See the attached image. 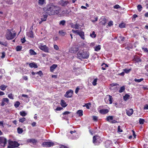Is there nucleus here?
Returning a JSON list of instances; mask_svg holds the SVG:
<instances>
[{"mask_svg": "<svg viewBox=\"0 0 148 148\" xmlns=\"http://www.w3.org/2000/svg\"><path fill=\"white\" fill-rule=\"evenodd\" d=\"M95 51H98L101 49L100 45H98V46L95 47Z\"/></svg>", "mask_w": 148, "mask_h": 148, "instance_id": "obj_29", "label": "nucleus"}, {"mask_svg": "<svg viewBox=\"0 0 148 148\" xmlns=\"http://www.w3.org/2000/svg\"><path fill=\"white\" fill-rule=\"evenodd\" d=\"M23 130L22 128L18 127L17 128L18 133L19 134H21L23 132Z\"/></svg>", "mask_w": 148, "mask_h": 148, "instance_id": "obj_25", "label": "nucleus"}, {"mask_svg": "<svg viewBox=\"0 0 148 148\" xmlns=\"http://www.w3.org/2000/svg\"><path fill=\"white\" fill-rule=\"evenodd\" d=\"M77 113L79 114V116H81L83 115V111L80 110H79L77 112Z\"/></svg>", "mask_w": 148, "mask_h": 148, "instance_id": "obj_26", "label": "nucleus"}, {"mask_svg": "<svg viewBox=\"0 0 148 148\" xmlns=\"http://www.w3.org/2000/svg\"><path fill=\"white\" fill-rule=\"evenodd\" d=\"M125 88L124 86H122L121 87L120 89L119 90V92L120 93L123 92L125 90Z\"/></svg>", "mask_w": 148, "mask_h": 148, "instance_id": "obj_33", "label": "nucleus"}, {"mask_svg": "<svg viewBox=\"0 0 148 148\" xmlns=\"http://www.w3.org/2000/svg\"><path fill=\"white\" fill-rule=\"evenodd\" d=\"M70 113V112L69 111H66L64 112L63 114L64 115L68 114Z\"/></svg>", "mask_w": 148, "mask_h": 148, "instance_id": "obj_60", "label": "nucleus"}, {"mask_svg": "<svg viewBox=\"0 0 148 148\" xmlns=\"http://www.w3.org/2000/svg\"><path fill=\"white\" fill-rule=\"evenodd\" d=\"M120 6L119 5H114V8L115 9H118L119 8H120Z\"/></svg>", "mask_w": 148, "mask_h": 148, "instance_id": "obj_55", "label": "nucleus"}, {"mask_svg": "<svg viewBox=\"0 0 148 148\" xmlns=\"http://www.w3.org/2000/svg\"><path fill=\"white\" fill-rule=\"evenodd\" d=\"M29 66L31 68L34 67L35 68H36L38 67L37 64L34 62L30 63L29 64Z\"/></svg>", "mask_w": 148, "mask_h": 148, "instance_id": "obj_16", "label": "nucleus"}, {"mask_svg": "<svg viewBox=\"0 0 148 148\" xmlns=\"http://www.w3.org/2000/svg\"><path fill=\"white\" fill-rule=\"evenodd\" d=\"M107 97H108V100L110 101V104H111L112 103V100L113 99V98L111 96L109 95L107 96L106 98H107Z\"/></svg>", "mask_w": 148, "mask_h": 148, "instance_id": "obj_20", "label": "nucleus"}, {"mask_svg": "<svg viewBox=\"0 0 148 148\" xmlns=\"http://www.w3.org/2000/svg\"><path fill=\"white\" fill-rule=\"evenodd\" d=\"M100 21L102 24L104 25L107 22V20L105 17H102L100 19Z\"/></svg>", "mask_w": 148, "mask_h": 148, "instance_id": "obj_11", "label": "nucleus"}, {"mask_svg": "<svg viewBox=\"0 0 148 148\" xmlns=\"http://www.w3.org/2000/svg\"><path fill=\"white\" fill-rule=\"evenodd\" d=\"M78 35H79L83 39H84V33L82 31L80 30Z\"/></svg>", "mask_w": 148, "mask_h": 148, "instance_id": "obj_13", "label": "nucleus"}, {"mask_svg": "<svg viewBox=\"0 0 148 148\" xmlns=\"http://www.w3.org/2000/svg\"><path fill=\"white\" fill-rule=\"evenodd\" d=\"M20 104V103L18 101H17L14 104V106L16 108H17L19 106Z\"/></svg>", "mask_w": 148, "mask_h": 148, "instance_id": "obj_40", "label": "nucleus"}, {"mask_svg": "<svg viewBox=\"0 0 148 148\" xmlns=\"http://www.w3.org/2000/svg\"><path fill=\"white\" fill-rule=\"evenodd\" d=\"M90 36L92 38H95L96 37V35L95 34V32L93 31L92 34H90Z\"/></svg>", "mask_w": 148, "mask_h": 148, "instance_id": "obj_36", "label": "nucleus"}, {"mask_svg": "<svg viewBox=\"0 0 148 148\" xmlns=\"http://www.w3.org/2000/svg\"><path fill=\"white\" fill-rule=\"evenodd\" d=\"M45 3V0H38V3L40 5H43Z\"/></svg>", "mask_w": 148, "mask_h": 148, "instance_id": "obj_21", "label": "nucleus"}, {"mask_svg": "<svg viewBox=\"0 0 148 148\" xmlns=\"http://www.w3.org/2000/svg\"><path fill=\"white\" fill-rule=\"evenodd\" d=\"M2 56H1V58H4L5 56V53L4 52H3L2 53Z\"/></svg>", "mask_w": 148, "mask_h": 148, "instance_id": "obj_59", "label": "nucleus"}, {"mask_svg": "<svg viewBox=\"0 0 148 148\" xmlns=\"http://www.w3.org/2000/svg\"><path fill=\"white\" fill-rule=\"evenodd\" d=\"M63 109L62 107H58L55 110L56 111H60Z\"/></svg>", "mask_w": 148, "mask_h": 148, "instance_id": "obj_56", "label": "nucleus"}, {"mask_svg": "<svg viewBox=\"0 0 148 148\" xmlns=\"http://www.w3.org/2000/svg\"><path fill=\"white\" fill-rule=\"evenodd\" d=\"M53 47L54 49L56 50H58L59 49L58 47L56 45H54L53 46Z\"/></svg>", "mask_w": 148, "mask_h": 148, "instance_id": "obj_50", "label": "nucleus"}, {"mask_svg": "<svg viewBox=\"0 0 148 148\" xmlns=\"http://www.w3.org/2000/svg\"><path fill=\"white\" fill-rule=\"evenodd\" d=\"M97 20L98 18L97 17H96L95 18V19L94 20H91V21L93 23H95L97 21Z\"/></svg>", "mask_w": 148, "mask_h": 148, "instance_id": "obj_61", "label": "nucleus"}, {"mask_svg": "<svg viewBox=\"0 0 148 148\" xmlns=\"http://www.w3.org/2000/svg\"><path fill=\"white\" fill-rule=\"evenodd\" d=\"M89 53L88 52L83 51H79L77 53V55L79 58L87 59L89 57Z\"/></svg>", "mask_w": 148, "mask_h": 148, "instance_id": "obj_2", "label": "nucleus"}, {"mask_svg": "<svg viewBox=\"0 0 148 148\" xmlns=\"http://www.w3.org/2000/svg\"><path fill=\"white\" fill-rule=\"evenodd\" d=\"M27 35L29 37L33 38V34L32 30H30L29 32H27Z\"/></svg>", "mask_w": 148, "mask_h": 148, "instance_id": "obj_17", "label": "nucleus"}, {"mask_svg": "<svg viewBox=\"0 0 148 148\" xmlns=\"http://www.w3.org/2000/svg\"><path fill=\"white\" fill-rule=\"evenodd\" d=\"M22 97H25V98H28V96L27 95H26L22 94Z\"/></svg>", "mask_w": 148, "mask_h": 148, "instance_id": "obj_62", "label": "nucleus"}, {"mask_svg": "<svg viewBox=\"0 0 148 148\" xmlns=\"http://www.w3.org/2000/svg\"><path fill=\"white\" fill-rule=\"evenodd\" d=\"M93 119L95 121H97V120L98 118L97 116H92Z\"/></svg>", "mask_w": 148, "mask_h": 148, "instance_id": "obj_53", "label": "nucleus"}, {"mask_svg": "<svg viewBox=\"0 0 148 148\" xmlns=\"http://www.w3.org/2000/svg\"><path fill=\"white\" fill-rule=\"evenodd\" d=\"M137 9H138V10L139 11H140L142 8V7L141 6V5H137Z\"/></svg>", "mask_w": 148, "mask_h": 148, "instance_id": "obj_44", "label": "nucleus"}, {"mask_svg": "<svg viewBox=\"0 0 148 148\" xmlns=\"http://www.w3.org/2000/svg\"><path fill=\"white\" fill-rule=\"evenodd\" d=\"M54 145L53 143L50 142H44L42 145L44 147H49L53 146Z\"/></svg>", "mask_w": 148, "mask_h": 148, "instance_id": "obj_8", "label": "nucleus"}, {"mask_svg": "<svg viewBox=\"0 0 148 148\" xmlns=\"http://www.w3.org/2000/svg\"><path fill=\"white\" fill-rule=\"evenodd\" d=\"M22 49V46H18L16 47V51H21Z\"/></svg>", "mask_w": 148, "mask_h": 148, "instance_id": "obj_32", "label": "nucleus"}, {"mask_svg": "<svg viewBox=\"0 0 148 148\" xmlns=\"http://www.w3.org/2000/svg\"><path fill=\"white\" fill-rule=\"evenodd\" d=\"M125 24L123 23H122L120 24L119 25V27L121 28H123L125 27Z\"/></svg>", "mask_w": 148, "mask_h": 148, "instance_id": "obj_46", "label": "nucleus"}, {"mask_svg": "<svg viewBox=\"0 0 148 148\" xmlns=\"http://www.w3.org/2000/svg\"><path fill=\"white\" fill-rule=\"evenodd\" d=\"M66 23V21L65 20H62L60 21L59 23L60 25H64Z\"/></svg>", "mask_w": 148, "mask_h": 148, "instance_id": "obj_30", "label": "nucleus"}, {"mask_svg": "<svg viewBox=\"0 0 148 148\" xmlns=\"http://www.w3.org/2000/svg\"><path fill=\"white\" fill-rule=\"evenodd\" d=\"M73 93V91L71 90H70L66 92L64 96L67 98L71 97L72 96Z\"/></svg>", "mask_w": 148, "mask_h": 148, "instance_id": "obj_9", "label": "nucleus"}, {"mask_svg": "<svg viewBox=\"0 0 148 148\" xmlns=\"http://www.w3.org/2000/svg\"><path fill=\"white\" fill-rule=\"evenodd\" d=\"M26 120V119L25 118H23L22 119H20L19 120V122L21 123H23L24 121H25Z\"/></svg>", "mask_w": 148, "mask_h": 148, "instance_id": "obj_48", "label": "nucleus"}, {"mask_svg": "<svg viewBox=\"0 0 148 148\" xmlns=\"http://www.w3.org/2000/svg\"><path fill=\"white\" fill-rule=\"evenodd\" d=\"M8 96L10 99H14L12 93L9 94Z\"/></svg>", "mask_w": 148, "mask_h": 148, "instance_id": "obj_45", "label": "nucleus"}, {"mask_svg": "<svg viewBox=\"0 0 148 148\" xmlns=\"http://www.w3.org/2000/svg\"><path fill=\"white\" fill-rule=\"evenodd\" d=\"M59 33L61 36H64L66 34L65 32L62 30L59 31Z\"/></svg>", "mask_w": 148, "mask_h": 148, "instance_id": "obj_22", "label": "nucleus"}, {"mask_svg": "<svg viewBox=\"0 0 148 148\" xmlns=\"http://www.w3.org/2000/svg\"><path fill=\"white\" fill-rule=\"evenodd\" d=\"M129 95L127 94H126L123 97V99L125 101H126L129 99Z\"/></svg>", "mask_w": 148, "mask_h": 148, "instance_id": "obj_31", "label": "nucleus"}, {"mask_svg": "<svg viewBox=\"0 0 148 148\" xmlns=\"http://www.w3.org/2000/svg\"><path fill=\"white\" fill-rule=\"evenodd\" d=\"M110 141H107L106 142V146L108 147L109 146L110 144Z\"/></svg>", "mask_w": 148, "mask_h": 148, "instance_id": "obj_49", "label": "nucleus"}, {"mask_svg": "<svg viewBox=\"0 0 148 148\" xmlns=\"http://www.w3.org/2000/svg\"><path fill=\"white\" fill-rule=\"evenodd\" d=\"M108 112V110L107 109H101L100 110V112L102 114H105Z\"/></svg>", "mask_w": 148, "mask_h": 148, "instance_id": "obj_18", "label": "nucleus"}, {"mask_svg": "<svg viewBox=\"0 0 148 148\" xmlns=\"http://www.w3.org/2000/svg\"><path fill=\"white\" fill-rule=\"evenodd\" d=\"M108 25L109 26H111L113 25V22L112 21H110L108 23Z\"/></svg>", "mask_w": 148, "mask_h": 148, "instance_id": "obj_52", "label": "nucleus"}, {"mask_svg": "<svg viewBox=\"0 0 148 148\" xmlns=\"http://www.w3.org/2000/svg\"><path fill=\"white\" fill-rule=\"evenodd\" d=\"M20 114L23 116H25L27 114V113L25 111H22L20 112Z\"/></svg>", "mask_w": 148, "mask_h": 148, "instance_id": "obj_24", "label": "nucleus"}, {"mask_svg": "<svg viewBox=\"0 0 148 148\" xmlns=\"http://www.w3.org/2000/svg\"><path fill=\"white\" fill-rule=\"evenodd\" d=\"M144 109L145 110L148 109V105H145L144 107Z\"/></svg>", "mask_w": 148, "mask_h": 148, "instance_id": "obj_64", "label": "nucleus"}, {"mask_svg": "<svg viewBox=\"0 0 148 148\" xmlns=\"http://www.w3.org/2000/svg\"><path fill=\"white\" fill-rule=\"evenodd\" d=\"M91 105V104L90 103H88L85 104L84 106L86 107L87 109H89V106H90Z\"/></svg>", "mask_w": 148, "mask_h": 148, "instance_id": "obj_38", "label": "nucleus"}, {"mask_svg": "<svg viewBox=\"0 0 148 148\" xmlns=\"http://www.w3.org/2000/svg\"><path fill=\"white\" fill-rule=\"evenodd\" d=\"M100 137L97 136H94L93 138V143L95 145H98L99 143L102 142Z\"/></svg>", "mask_w": 148, "mask_h": 148, "instance_id": "obj_4", "label": "nucleus"}, {"mask_svg": "<svg viewBox=\"0 0 148 148\" xmlns=\"http://www.w3.org/2000/svg\"><path fill=\"white\" fill-rule=\"evenodd\" d=\"M16 34V33H12L10 30H8L7 31L5 37L8 40H11L15 37Z\"/></svg>", "mask_w": 148, "mask_h": 148, "instance_id": "obj_3", "label": "nucleus"}, {"mask_svg": "<svg viewBox=\"0 0 148 148\" xmlns=\"http://www.w3.org/2000/svg\"><path fill=\"white\" fill-rule=\"evenodd\" d=\"M113 119V116H109L107 118V120L108 121H110L112 120Z\"/></svg>", "mask_w": 148, "mask_h": 148, "instance_id": "obj_34", "label": "nucleus"}, {"mask_svg": "<svg viewBox=\"0 0 148 148\" xmlns=\"http://www.w3.org/2000/svg\"><path fill=\"white\" fill-rule=\"evenodd\" d=\"M80 31V30H74L73 29L72 30V31L73 33L76 34H78V33Z\"/></svg>", "mask_w": 148, "mask_h": 148, "instance_id": "obj_42", "label": "nucleus"}, {"mask_svg": "<svg viewBox=\"0 0 148 148\" xmlns=\"http://www.w3.org/2000/svg\"><path fill=\"white\" fill-rule=\"evenodd\" d=\"M60 104L61 106L63 107H65L67 106L66 103L63 100H61Z\"/></svg>", "mask_w": 148, "mask_h": 148, "instance_id": "obj_19", "label": "nucleus"}, {"mask_svg": "<svg viewBox=\"0 0 148 148\" xmlns=\"http://www.w3.org/2000/svg\"><path fill=\"white\" fill-rule=\"evenodd\" d=\"M69 3L68 1H64L63 0H61L60 4L62 6H65Z\"/></svg>", "mask_w": 148, "mask_h": 148, "instance_id": "obj_12", "label": "nucleus"}, {"mask_svg": "<svg viewBox=\"0 0 148 148\" xmlns=\"http://www.w3.org/2000/svg\"><path fill=\"white\" fill-rule=\"evenodd\" d=\"M44 16V18H41V20L43 21H45L46 20L47 18V15L45 14L43 15Z\"/></svg>", "mask_w": 148, "mask_h": 148, "instance_id": "obj_37", "label": "nucleus"}, {"mask_svg": "<svg viewBox=\"0 0 148 148\" xmlns=\"http://www.w3.org/2000/svg\"><path fill=\"white\" fill-rule=\"evenodd\" d=\"M123 71L124 72V73H128L131 71V69H123Z\"/></svg>", "mask_w": 148, "mask_h": 148, "instance_id": "obj_28", "label": "nucleus"}, {"mask_svg": "<svg viewBox=\"0 0 148 148\" xmlns=\"http://www.w3.org/2000/svg\"><path fill=\"white\" fill-rule=\"evenodd\" d=\"M133 110L132 109H130L126 112L127 114L129 116H130L133 113Z\"/></svg>", "mask_w": 148, "mask_h": 148, "instance_id": "obj_14", "label": "nucleus"}, {"mask_svg": "<svg viewBox=\"0 0 148 148\" xmlns=\"http://www.w3.org/2000/svg\"><path fill=\"white\" fill-rule=\"evenodd\" d=\"M0 44L4 46H6L7 45V43L6 42L0 41Z\"/></svg>", "mask_w": 148, "mask_h": 148, "instance_id": "obj_41", "label": "nucleus"}, {"mask_svg": "<svg viewBox=\"0 0 148 148\" xmlns=\"http://www.w3.org/2000/svg\"><path fill=\"white\" fill-rule=\"evenodd\" d=\"M79 49L77 46H74L71 48L69 50V52L75 53L78 51Z\"/></svg>", "mask_w": 148, "mask_h": 148, "instance_id": "obj_6", "label": "nucleus"}, {"mask_svg": "<svg viewBox=\"0 0 148 148\" xmlns=\"http://www.w3.org/2000/svg\"><path fill=\"white\" fill-rule=\"evenodd\" d=\"M36 73L38 74L40 76H41L42 75V73L41 71H40L39 72Z\"/></svg>", "mask_w": 148, "mask_h": 148, "instance_id": "obj_54", "label": "nucleus"}, {"mask_svg": "<svg viewBox=\"0 0 148 148\" xmlns=\"http://www.w3.org/2000/svg\"><path fill=\"white\" fill-rule=\"evenodd\" d=\"M145 122V120L144 119H140L139 120V123L140 124H144Z\"/></svg>", "mask_w": 148, "mask_h": 148, "instance_id": "obj_39", "label": "nucleus"}, {"mask_svg": "<svg viewBox=\"0 0 148 148\" xmlns=\"http://www.w3.org/2000/svg\"><path fill=\"white\" fill-rule=\"evenodd\" d=\"M118 131L119 132H122L123 131L121 129V127L120 126H119L118 127Z\"/></svg>", "mask_w": 148, "mask_h": 148, "instance_id": "obj_51", "label": "nucleus"}, {"mask_svg": "<svg viewBox=\"0 0 148 148\" xmlns=\"http://www.w3.org/2000/svg\"><path fill=\"white\" fill-rule=\"evenodd\" d=\"M7 87V86H5L4 85H3L0 86V88L2 90H4Z\"/></svg>", "mask_w": 148, "mask_h": 148, "instance_id": "obj_23", "label": "nucleus"}, {"mask_svg": "<svg viewBox=\"0 0 148 148\" xmlns=\"http://www.w3.org/2000/svg\"><path fill=\"white\" fill-rule=\"evenodd\" d=\"M79 89V88L78 87H77V88H76V89H75V93L76 94L77 93Z\"/></svg>", "mask_w": 148, "mask_h": 148, "instance_id": "obj_58", "label": "nucleus"}, {"mask_svg": "<svg viewBox=\"0 0 148 148\" xmlns=\"http://www.w3.org/2000/svg\"><path fill=\"white\" fill-rule=\"evenodd\" d=\"M29 53L31 55H35L36 54V53L33 50L30 49L29 50Z\"/></svg>", "mask_w": 148, "mask_h": 148, "instance_id": "obj_27", "label": "nucleus"}, {"mask_svg": "<svg viewBox=\"0 0 148 148\" xmlns=\"http://www.w3.org/2000/svg\"><path fill=\"white\" fill-rule=\"evenodd\" d=\"M39 47L41 50L44 51L45 52H49V49L45 45H42L41 44L39 46Z\"/></svg>", "mask_w": 148, "mask_h": 148, "instance_id": "obj_7", "label": "nucleus"}, {"mask_svg": "<svg viewBox=\"0 0 148 148\" xmlns=\"http://www.w3.org/2000/svg\"><path fill=\"white\" fill-rule=\"evenodd\" d=\"M79 27V26L77 24H76L74 25V28L76 29H78Z\"/></svg>", "mask_w": 148, "mask_h": 148, "instance_id": "obj_63", "label": "nucleus"}, {"mask_svg": "<svg viewBox=\"0 0 148 148\" xmlns=\"http://www.w3.org/2000/svg\"><path fill=\"white\" fill-rule=\"evenodd\" d=\"M57 65L53 64L50 67V71L53 72L54 70L57 67Z\"/></svg>", "mask_w": 148, "mask_h": 148, "instance_id": "obj_15", "label": "nucleus"}, {"mask_svg": "<svg viewBox=\"0 0 148 148\" xmlns=\"http://www.w3.org/2000/svg\"><path fill=\"white\" fill-rule=\"evenodd\" d=\"M97 79H95L92 81V84L94 86H95L97 84Z\"/></svg>", "mask_w": 148, "mask_h": 148, "instance_id": "obj_35", "label": "nucleus"}, {"mask_svg": "<svg viewBox=\"0 0 148 148\" xmlns=\"http://www.w3.org/2000/svg\"><path fill=\"white\" fill-rule=\"evenodd\" d=\"M143 78H141L140 79H134V81L136 82H139L142 81L143 80Z\"/></svg>", "mask_w": 148, "mask_h": 148, "instance_id": "obj_47", "label": "nucleus"}, {"mask_svg": "<svg viewBox=\"0 0 148 148\" xmlns=\"http://www.w3.org/2000/svg\"><path fill=\"white\" fill-rule=\"evenodd\" d=\"M8 144V147L9 148H14L18 147L19 145L17 142L10 140L9 141Z\"/></svg>", "mask_w": 148, "mask_h": 148, "instance_id": "obj_5", "label": "nucleus"}, {"mask_svg": "<svg viewBox=\"0 0 148 148\" xmlns=\"http://www.w3.org/2000/svg\"><path fill=\"white\" fill-rule=\"evenodd\" d=\"M57 7L52 5H48L47 7L43 8V10L46 13L49 15H53L56 13L58 14V11L55 10L57 8Z\"/></svg>", "mask_w": 148, "mask_h": 148, "instance_id": "obj_1", "label": "nucleus"}, {"mask_svg": "<svg viewBox=\"0 0 148 148\" xmlns=\"http://www.w3.org/2000/svg\"><path fill=\"white\" fill-rule=\"evenodd\" d=\"M7 142V140L6 138L3 137H0V144L3 143V147L5 146Z\"/></svg>", "mask_w": 148, "mask_h": 148, "instance_id": "obj_10", "label": "nucleus"}, {"mask_svg": "<svg viewBox=\"0 0 148 148\" xmlns=\"http://www.w3.org/2000/svg\"><path fill=\"white\" fill-rule=\"evenodd\" d=\"M110 85L112 87V86L118 85L119 84L117 83H113L111 84H110Z\"/></svg>", "mask_w": 148, "mask_h": 148, "instance_id": "obj_57", "label": "nucleus"}, {"mask_svg": "<svg viewBox=\"0 0 148 148\" xmlns=\"http://www.w3.org/2000/svg\"><path fill=\"white\" fill-rule=\"evenodd\" d=\"M2 100L3 101V102H6L7 103H8L9 101V99L6 98H3V99Z\"/></svg>", "mask_w": 148, "mask_h": 148, "instance_id": "obj_43", "label": "nucleus"}]
</instances>
